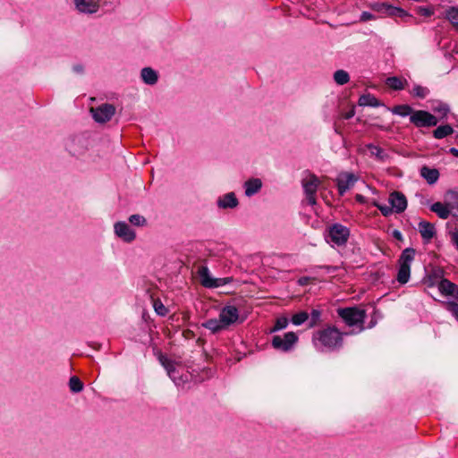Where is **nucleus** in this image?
<instances>
[{
  "mask_svg": "<svg viewBox=\"0 0 458 458\" xmlns=\"http://www.w3.org/2000/svg\"><path fill=\"white\" fill-rule=\"evenodd\" d=\"M410 121L416 127L435 126L438 122L435 115L424 110L414 111L410 116Z\"/></svg>",
  "mask_w": 458,
  "mask_h": 458,
  "instance_id": "9d476101",
  "label": "nucleus"
},
{
  "mask_svg": "<svg viewBox=\"0 0 458 458\" xmlns=\"http://www.w3.org/2000/svg\"><path fill=\"white\" fill-rule=\"evenodd\" d=\"M82 66L81 65H76L73 67V71L76 72H82Z\"/></svg>",
  "mask_w": 458,
  "mask_h": 458,
  "instance_id": "3c124183",
  "label": "nucleus"
},
{
  "mask_svg": "<svg viewBox=\"0 0 458 458\" xmlns=\"http://www.w3.org/2000/svg\"><path fill=\"white\" fill-rule=\"evenodd\" d=\"M367 148L369 150L370 156L378 161H386L388 158L386 152L378 146L368 144Z\"/></svg>",
  "mask_w": 458,
  "mask_h": 458,
  "instance_id": "393cba45",
  "label": "nucleus"
},
{
  "mask_svg": "<svg viewBox=\"0 0 458 458\" xmlns=\"http://www.w3.org/2000/svg\"><path fill=\"white\" fill-rule=\"evenodd\" d=\"M431 211L436 213L440 218L446 219L449 217L450 214L447 210V207L444 202H436L430 207Z\"/></svg>",
  "mask_w": 458,
  "mask_h": 458,
  "instance_id": "a878e982",
  "label": "nucleus"
},
{
  "mask_svg": "<svg viewBox=\"0 0 458 458\" xmlns=\"http://www.w3.org/2000/svg\"><path fill=\"white\" fill-rule=\"evenodd\" d=\"M69 387L72 393H80L83 389V383L78 377H72L69 380Z\"/></svg>",
  "mask_w": 458,
  "mask_h": 458,
  "instance_id": "7c9ffc66",
  "label": "nucleus"
},
{
  "mask_svg": "<svg viewBox=\"0 0 458 458\" xmlns=\"http://www.w3.org/2000/svg\"><path fill=\"white\" fill-rule=\"evenodd\" d=\"M309 314L306 311H301L292 317V323L295 326H301L309 319Z\"/></svg>",
  "mask_w": 458,
  "mask_h": 458,
  "instance_id": "f704fd0d",
  "label": "nucleus"
},
{
  "mask_svg": "<svg viewBox=\"0 0 458 458\" xmlns=\"http://www.w3.org/2000/svg\"><path fill=\"white\" fill-rule=\"evenodd\" d=\"M95 122L98 123H105L112 119L115 114V107L111 104H102L96 107L90 108Z\"/></svg>",
  "mask_w": 458,
  "mask_h": 458,
  "instance_id": "0eeeda50",
  "label": "nucleus"
},
{
  "mask_svg": "<svg viewBox=\"0 0 458 458\" xmlns=\"http://www.w3.org/2000/svg\"><path fill=\"white\" fill-rule=\"evenodd\" d=\"M216 205L221 209L235 208L239 201L234 192H228L217 199Z\"/></svg>",
  "mask_w": 458,
  "mask_h": 458,
  "instance_id": "dca6fc26",
  "label": "nucleus"
},
{
  "mask_svg": "<svg viewBox=\"0 0 458 458\" xmlns=\"http://www.w3.org/2000/svg\"><path fill=\"white\" fill-rule=\"evenodd\" d=\"M219 318L226 329L231 325L236 323L239 319V311L235 306L227 305L224 307L219 312Z\"/></svg>",
  "mask_w": 458,
  "mask_h": 458,
  "instance_id": "4468645a",
  "label": "nucleus"
},
{
  "mask_svg": "<svg viewBox=\"0 0 458 458\" xmlns=\"http://www.w3.org/2000/svg\"><path fill=\"white\" fill-rule=\"evenodd\" d=\"M434 111L439 113L443 116H445L449 112V107L445 104L439 103L437 106L434 107Z\"/></svg>",
  "mask_w": 458,
  "mask_h": 458,
  "instance_id": "79ce46f5",
  "label": "nucleus"
},
{
  "mask_svg": "<svg viewBox=\"0 0 458 458\" xmlns=\"http://www.w3.org/2000/svg\"><path fill=\"white\" fill-rule=\"evenodd\" d=\"M338 315L349 327L360 326L359 332L364 329L363 322L366 317L364 310L356 307L339 309Z\"/></svg>",
  "mask_w": 458,
  "mask_h": 458,
  "instance_id": "7ed1b4c3",
  "label": "nucleus"
},
{
  "mask_svg": "<svg viewBox=\"0 0 458 458\" xmlns=\"http://www.w3.org/2000/svg\"><path fill=\"white\" fill-rule=\"evenodd\" d=\"M101 0H73L76 11L82 14H94L100 9Z\"/></svg>",
  "mask_w": 458,
  "mask_h": 458,
  "instance_id": "ddd939ff",
  "label": "nucleus"
},
{
  "mask_svg": "<svg viewBox=\"0 0 458 458\" xmlns=\"http://www.w3.org/2000/svg\"><path fill=\"white\" fill-rule=\"evenodd\" d=\"M450 236L453 244L455 246L456 250H458V229L450 233Z\"/></svg>",
  "mask_w": 458,
  "mask_h": 458,
  "instance_id": "37998d69",
  "label": "nucleus"
},
{
  "mask_svg": "<svg viewBox=\"0 0 458 458\" xmlns=\"http://www.w3.org/2000/svg\"><path fill=\"white\" fill-rule=\"evenodd\" d=\"M201 326L208 329L213 334L218 333L225 329L219 318L208 319L207 321L202 323Z\"/></svg>",
  "mask_w": 458,
  "mask_h": 458,
  "instance_id": "b1692460",
  "label": "nucleus"
},
{
  "mask_svg": "<svg viewBox=\"0 0 458 458\" xmlns=\"http://www.w3.org/2000/svg\"><path fill=\"white\" fill-rule=\"evenodd\" d=\"M374 205L381 211V213L385 216L391 215L393 213V211H394L391 205H390V207L386 206V205H379L377 203H374Z\"/></svg>",
  "mask_w": 458,
  "mask_h": 458,
  "instance_id": "a19ab883",
  "label": "nucleus"
},
{
  "mask_svg": "<svg viewBox=\"0 0 458 458\" xmlns=\"http://www.w3.org/2000/svg\"><path fill=\"white\" fill-rule=\"evenodd\" d=\"M298 339V335L294 332H288L283 335H275L271 344L276 350L287 352L293 350Z\"/></svg>",
  "mask_w": 458,
  "mask_h": 458,
  "instance_id": "423d86ee",
  "label": "nucleus"
},
{
  "mask_svg": "<svg viewBox=\"0 0 458 458\" xmlns=\"http://www.w3.org/2000/svg\"><path fill=\"white\" fill-rule=\"evenodd\" d=\"M449 152L451 154H453L454 157H458V148H451Z\"/></svg>",
  "mask_w": 458,
  "mask_h": 458,
  "instance_id": "8fccbe9b",
  "label": "nucleus"
},
{
  "mask_svg": "<svg viewBox=\"0 0 458 458\" xmlns=\"http://www.w3.org/2000/svg\"><path fill=\"white\" fill-rule=\"evenodd\" d=\"M419 232L421 237L427 241L431 240L436 233L434 225L426 221H421L419 223Z\"/></svg>",
  "mask_w": 458,
  "mask_h": 458,
  "instance_id": "aec40b11",
  "label": "nucleus"
},
{
  "mask_svg": "<svg viewBox=\"0 0 458 458\" xmlns=\"http://www.w3.org/2000/svg\"><path fill=\"white\" fill-rule=\"evenodd\" d=\"M386 14L389 15V16H392V17H400V18H405V17H409V13L400 8V7H396V6H393V5H390V4H382V9H381Z\"/></svg>",
  "mask_w": 458,
  "mask_h": 458,
  "instance_id": "412c9836",
  "label": "nucleus"
},
{
  "mask_svg": "<svg viewBox=\"0 0 458 458\" xmlns=\"http://www.w3.org/2000/svg\"><path fill=\"white\" fill-rule=\"evenodd\" d=\"M418 12L420 14L427 17L433 14V10L428 7H420Z\"/></svg>",
  "mask_w": 458,
  "mask_h": 458,
  "instance_id": "c03bdc74",
  "label": "nucleus"
},
{
  "mask_svg": "<svg viewBox=\"0 0 458 458\" xmlns=\"http://www.w3.org/2000/svg\"><path fill=\"white\" fill-rule=\"evenodd\" d=\"M153 308L158 316L165 317L168 313V309L158 299L153 301Z\"/></svg>",
  "mask_w": 458,
  "mask_h": 458,
  "instance_id": "72a5a7b5",
  "label": "nucleus"
},
{
  "mask_svg": "<svg viewBox=\"0 0 458 458\" xmlns=\"http://www.w3.org/2000/svg\"><path fill=\"white\" fill-rule=\"evenodd\" d=\"M420 175L428 182V183L433 184L438 180L439 172L436 168L422 166L420 169Z\"/></svg>",
  "mask_w": 458,
  "mask_h": 458,
  "instance_id": "4be33fe9",
  "label": "nucleus"
},
{
  "mask_svg": "<svg viewBox=\"0 0 458 458\" xmlns=\"http://www.w3.org/2000/svg\"><path fill=\"white\" fill-rule=\"evenodd\" d=\"M391 112L394 114H397V115H400L402 117H405V116H408V115L411 116L414 111L408 105H400V106H394L391 109Z\"/></svg>",
  "mask_w": 458,
  "mask_h": 458,
  "instance_id": "c85d7f7f",
  "label": "nucleus"
},
{
  "mask_svg": "<svg viewBox=\"0 0 458 458\" xmlns=\"http://www.w3.org/2000/svg\"><path fill=\"white\" fill-rule=\"evenodd\" d=\"M312 344L318 352L334 351L342 346L343 334L334 327H327L313 334Z\"/></svg>",
  "mask_w": 458,
  "mask_h": 458,
  "instance_id": "f257e3e1",
  "label": "nucleus"
},
{
  "mask_svg": "<svg viewBox=\"0 0 458 458\" xmlns=\"http://www.w3.org/2000/svg\"><path fill=\"white\" fill-rule=\"evenodd\" d=\"M129 222L135 226H145L147 225L146 218L139 214L130 216Z\"/></svg>",
  "mask_w": 458,
  "mask_h": 458,
  "instance_id": "c9c22d12",
  "label": "nucleus"
},
{
  "mask_svg": "<svg viewBox=\"0 0 458 458\" xmlns=\"http://www.w3.org/2000/svg\"><path fill=\"white\" fill-rule=\"evenodd\" d=\"M262 181L259 178H250L247 180L244 184V193L247 197H251L257 194L262 188Z\"/></svg>",
  "mask_w": 458,
  "mask_h": 458,
  "instance_id": "6ab92c4d",
  "label": "nucleus"
},
{
  "mask_svg": "<svg viewBox=\"0 0 458 458\" xmlns=\"http://www.w3.org/2000/svg\"><path fill=\"white\" fill-rule=\"evenodd\" d=\"M355 199L361 204L367 203V199L361 194H356Z\"/></svg>",
  "mask_w": 458,
  "mask_h": 458,
  "instance_id": "49530a36",
  "label": "nucleus"
},
{
  "mask_svg": "<svg viewBox=\"0 0 458 458\" xmlns=\"http://www.w3.org/2000/svg\"><path fill=\"white\" fill-rule=\"evenodd\" d=\"M415 250L411 248H407L403 250L399 260H398V273H397V281L404 284H406L411 276V266L412 261L414 260Z\"/></svg>",
  "mask_w": 458,
  "mask_h": 458,
  "instance_id": "f03ea898",
  "label": "nucleus"
},
{
  "mask_svg": "<svg viewBox=\"0 0 458 458\" xmlns=\"http://www.w3.org/2000/svg\"><path fill=\"white\" fill-rule=\"evenodd\" d=\"M354 114H355V111L352 108L344 114V118L348 120V119H351L352 117H353Z\"/></svg>",
  "mask_w": 458,
  "mask_h": 458,
  "instance_id": "09e8293b",
  "label": "nucleus"
},
{
  "mask_svg": "<svg viewBox=\"0 0 458 458\" xmlns=\"http://www.w3.org/2000/svg\"><path fill=\"white\" fill-rule=\"evenodd\" d=\"M159 361L162 364V366L165 369L169 377L174 381V383L176 386H183L186 382H188L189 376L187 374H180L179 370L177 369L176 364L173 360H169L165 355H160Z\"/></svg>",
  "mask_w": 458,
  "mask_h": 458,
  "instance_id": "39448f33",
  "label": "nucleus"
},
{
  "mask_svg": "<svg viewBox=\"0 0 458 458\" xmlns=\"http://www.w3.org/2000/svg\"><path fill=\"white\" fill-rule=\"evenodd\" d=\"M349 235L350 231L346 226L341 224H335L328 228L325 238L327 242L332 246H343L347 242Z\"/></svg>",
  "mask_w": 458,
  "mask_h": 458,
  "instance_id": "20e7f679",
  "label": "nucleus"
},
{
  "mask_svg": "<svg viewBox=\"0 0 458 458\" xmlns=\"http://www.w3.org/2000/svg\"><path fill=\"white\" fill-rule=\"evenodd\" d=\"M325 269H327V272H331V271H335V267H325Z\"/></svg>",
  "mask_w": 458,
  "mask_h": 458,
  "instance_id": "603ef678",
  "label": "nucleus"
},
{
  "mask_svg": "<svg viewBox=\"0 0 458 458\" xmlns=\"http://www.w3.org/2000/svg\"><path fill=\"white\" fill-rule=\"evenodd\" d=\"M429 90L422 86L415 85L411 90V94L417 98H424L428 96Z\"/></svg>",
  "mask_w": 458,
  "mask_h": 458,
  "instance_id": "4c0bfd02",
  "label": "nucleus"
},
{
  "mask_svg": "<svg viewBox=\"0 0 458 458\" xmlns=\"http://www.w3.org/2000/svg\"><path fill=\"white\" fill-rule=\"evenodd\" d=\"M310 278L308 277V276H303V277H301L299 280H298V284L300 285H306L308 284V283L310 282Z\"/></svg>",
  "mask_w": 458,
  "mask_h": 458,
  "instance_id": "de8ad7c7",
  "label": "nucleus"
},
{
  "mask_svg": "<svg viewBox=\"0 0 458 458\" xmlns=\"http://www.w3.org/2000/svg\"><path fill=\"white\" fill-rule=\"evenodd\" d=\"M320 184V180L314 174H310L302 180V187L310 205L313 206L317 203L316 192Z\"/></svg>",
  "mask_w": 458,
  "mask_h": 458,
  "instance_id": "1a4fd4ad",
  "label": "nucleus"
},
{
  "mask_svg": "<svg viewBox=\"0 0 458 458\" xmlns=\"http://www.w3.org/2000/svg\"><path fill=\"white\" fill-rule=\"evenodd\" d=\"M114 233L118 238L128 243L136 239L135 231L124 221L114 223Z\"/></svg>",
  "mask_w": 458,
  "mask_h": 458,
  "instance_id": "9b49d317",
  "label": "nucleus"
},
{
  "mask_svg": "<svg viewBox=\"0 0 458 458\" xmlns=\"http://www.w3.org/2000/svg\"><path fill=\"white\" fill-rule=\"evenodd\" d=\"M142 81L148 85H154L157 82L158 76L155 70L150 67H145L140 72Z\"/></svg>",
  "mask_w": 458,
  "mask_h": 458,
  "instance_id": "5701e85b",
  "label": "nucleus"
},
{
  "mask_svg": "<svg viewBox=\"0 0 458 458\" xmlns=\"http://www.w3.org/2000/svg\"><path fill=\"white\" fill-rule=\"evenodd\" d=\"M386 84L389 88L399 90L404 88L403 81L398 77H390L386 80Z\"/></svg>",
  "mask_w": 458,
  "mask_h": 458,
  "instance_id": "2f4dec72",
  "label": "nucleus"
},
{
  "mask_svg": "<svg viewBox=\"0 0 458 458\" xmlns=\"http://www.w3.org/2000/svg\"><path fill=\"white\" fill-rule=\"evenodd\" d=\"M454 132V129L446 124V125H441L437 127L434 131V137L436 139H443L448 135H451Z\"/></svg>",
  "mask_w": 458,
  "mask_h": 458,
  "instance_id": "c756f323",
  "label": "nucleus"
},
{
  "mask_svg": "<svg viewBox=\"0 0 458 458\" xmlns=\"http://www.w3.org/2000/svg\"><path fill=\"white\" fill-rule=\"evenodd\" d=\"M357 181L358 177L352 173H340L336 178L339 194L344 195L347 191L354 186Z\"/></svg>",
  "mask_w": 458,
  "mask_h": 458,
  "instance_id": "f8f14e48",
  "label": "nucleus"
},
{
  "mask_svg": "<svg viewBox=\"0 0 458 458\" xmlns=\"http://www.w3.org/2000/svg\"><path fill=\"white\" fill-rule=\"evenodd\" d=\"M446 17L454 27L458 28V7H450L446 11Z\"/></svg>",
  "mask_w": 458,
  "mask_h": 458,
  "instance_id": "473e14b6",
  "label": "nucleus"
},
{
  "mask_svg": "<svg viewBox=\"0 0 458 458\" xmlns=\"http://www.w3.org/2000/svg\"><path fill=\"white\" fill-rule=\"evenodd\" d=\"M358 103L360 106L377 107L381 106L380 102L373 95L370 94H364L360 96Z\"/></svg>",
  "mask_w": 458,
  "mask_h": 458,
  "instance_id": "bb28decb",
  "label": "nucleus"
},
{
  "mask_svg": "<svg viewBox=\"0 0 458 458\" xmlns=\"http://www.w3.org/2000/svg\"><path fill=\"white\" fill-rule=\"evenodd\" d=\"M388 201L396 213L403 212L407 208V199L405 196L399 191L392 192Z\"/></svg>",
  "mask_w": 458,
  "mask_h": 458,
  "instance_id": "2eb2a0df",
  "label": "nucleus"
},
{
  "mask_svg": "<svg viewBox=\"0 0 458 458\" xmlns=\"http://www.w3.org/2000/svg\"><path fill=\"white\" fill-rule=\"evenodd\" d=\"M438 290L445 296H451L458 301V286L447 279H442L438 284Z\"/></svg>",
  "mask_w": 458,
  "mask_h": 458,
  "instance_id": "f3484780",
  "label": "nucleus"
},
{
  "mask_svg": "<svg viewBox=\"0 0 458 458\" xmlns=\"http://www.w3.org/2000/svg\"><path fill=\"white\" fill-rule=\"evenodd\" d=\"M288 319L285 317L278 318L276 321L274 327L270 330L271 333L284 329L288 326Z\"/></svg>",
  "mask_w": 458,
  "mask_h": 458,
  "instance_id": "58836bf2",
  "label": "nucleus"
},
{
  "mask_svg": "<svg viewBox=\"0 0 458 458\" xmlns=\"http://www.w3.org/2000/svg\"><path fill=\"white\" fill-rule=\"evenodd\" d=\"M334 81L340 86L345 85L350 81L349 73L344 70H336L333 74Z\"/></svg>",
  "mask_w": 458,
  "mask_h": 458,
  "instance_id": "cd10ccee",
  "label": "nucleus"
},
{
  "mask_svg": "<svg viewBox=\"0 0 458 458\" xmlns=\"http://www.w3.org/2000/svg\"><path fill=\"white\" fill-rule=\"evenodd\" d=\"M321 313L318 310H312L310 318V327H315L320 320Z\"/></svg>",
  "mask_w": 458,
  "mask_h": 458,
  "instance_id": "ea45409f",
  "label": "nucleus"
},
{
  "mask_svg": "<svg viewBox=\"0 0 458 458\" xmlns=\"http://www.w3.org/2000/svg\"><path fill=\"white\" fill-rule=\"evenodd\" d=\"M445 310L449 311L458 320V303L455 301H444Z\"/></svg>",
  "mask_w": 458,
  "mask_h": 458,
  "instance_id": "e433bc0d",
  "label": "nucleus"
},
{
  "mask_svg": "<svg viewBox=\"0 0 458 458\" xmlns=\"http://www.w3.org/2000/svg\"><path fill=\"white\" fill-rule=\"evenodd\" d=\"M400 234H401V233H400L399 232H395V233H394V235H395V236H400Z\"/></svg>",
  "mask_w": 458,
  "mask_h": 458,
  "instance_id": "864d4df0",
  "label": "nucleus"
},
{
  "mask_svg": "<svg viewBox=\"0 0 458 458\" xmlns=\"http://www.w3.org/2000/svg\"><path fill=\"white\" fill-rule=\"evenodd\" d=\"M199 276L201 284L207 288H217L224 286L231 281L229 277L214 278L211 276L208 268L206 267H201L199 269Z\"/></svg>",
  "mask_w": 458,
  "mask_h": 458,
  "instance_id": "6e6552de",
  "label": "nucleus"
},
{
  "mask_svg": "<svg viewBox=\"0 0 458 458\" xmlns=\"http://www.w3.org/2000/svg\"><path fill=\"white\" fill-rule=\"evenodd\" d=\"M445 203L450 216L458 218V193L454 191H449L445 196Z\"/></svg>",
  "mask_w": 458,
  "mask_h": 458,
  "instance_id": "a211bd4d",
  "label": "nucleus"
},
{
  "mask_svg": "<svg viewBox=\"0 0 458 458\" xmlns=\"http://www.w3.org/2000/svg\"><path fill=\"white\" fill-rule=\"evenodd\" d=\"M374 18H375L374 15L369 12H363L360 14V21H368L373 20Z\"/></svg>",
  "mask_w": 458,
  "mask_h": 458,
  "instance_id": "a18cd8bd",
  "label": "nucleus"
}]
</instances>
